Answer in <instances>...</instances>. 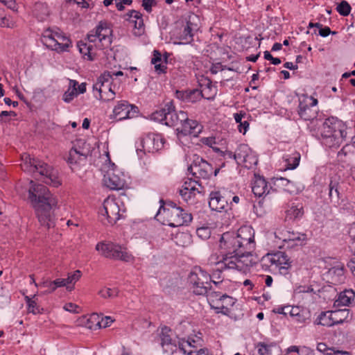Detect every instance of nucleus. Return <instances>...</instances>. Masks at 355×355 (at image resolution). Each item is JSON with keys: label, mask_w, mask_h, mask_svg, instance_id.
<instances>
[{"label": "nucleus", "mask_w": 355, "mask_h": 355, "mask_svg": "<svg viewBox=\"0 0 355 355\" xmlns=\"http://www.w3.org/2000/svg\"><path fill=\"white\" fill-rule=\"evenodd\" d=\"M189 281L196 295H204L211 288V277L201 268H196L190 273Z\"/></svg>", "instance_id": "nucleus-9"}, {"label": "nucleus", "mask_w": 355, "mask_h": 355, "mask_svg": "<svg viewBox=\"0 0 355 355\" xmlns=\"http://www.w3.org/2000/svg\"><path fill=\"white\" fill-rule=\"evenodd\" d=\"M331 318L334 322V325L342 324L345 322H347L352 318V314L348 309H338L331 311Z\"/></svg>", "instance_id": "nucleus-30"}, {"label": "nucleus", "mask_w": 355, "mask_h": 355, "mask_svg": "<svg viewBox=\"0 0 355 355\" xmlns=\"http://www.w3.org/2000/svg\"><path fill=\"white\" fill-rule=\"evenodd\" d=\"M260 264L265 269L272 266L279 268L280 272L282 274H286L288 268L291 266L289 258L283 252L266 254L261 258Z\"/></svg>", "instance_id": "nucleus-12"}, {"label": "nucleus", "mask_w": 355, "mask_h": 355, "mask_svg": "<svg viewBox=\"0 0 355 355\" xmlns=\"http://www.w3.org/2000/svg\"><path fill=\"white\" fill-rule=\"evenodd\" d=\"M317 349L324 355H332V354H334V348L328 347L324 343H318L317 345Z\"/></svg>", "instance_id": "nucleus-52"}, {"label": "nucleus", "mask_w": 355, "mask_h": 355, "mask_svg": "<svg viewBox=\"0 0 355 355\" xmlns=\"http://www.w3.org/2000/svg\"><path fill=\"white\" fill-rule=\"evenodd\" d=\"M304 214V211L302 205L292 203L286 211V218L291 220H300L302 218Z\"/></svg>", "instance_id": "nucleus-31"}, {"label": "nucleus", "mask_w": 355, "mask_h": 355, "mask_svg": "<svg viewBox=\"0 0 355 355\" xmlns=\"http://www.w3.org/2000/svg\"><path fill=\"white\" fill-rule=\"evenodd\" d=\"M226 69V66L223 65L220 62L213 64L211 67L210 71L213 74L217 73L218 71H223Z\"/></svg>", "instance_id": "nucleus-58"}, {"label": "nucleus", "mask_w": 355, "mask_h": 355, "mask_svg": "<svg viewBox=\"0 0 355 355\" xmlns=\"http://www.w3.org/2000/svg\"><path fill=\"white\" fill-rule=\"evenodd\" d=\"M307 235L304 233L287 232L284 234L283 242L287 248L302 247L306 245Z\"/></svg>", "instance_id": "nucleus-23"}, {"label": "nucleus", "mask_w": 355, "mask_h": 355, "mask_svg": "<svg viewBox=\"0 0 355 355\" xmlns=\"http://www.w3.org/2000/svg\"><path fill=\"white\" fill-rule=\"evenodd\" d=\"M347 129L336 118L327 119L320 130L321 143L329 148L339 147L347 137Z\"/></svg>", "instance_id": "nucleus-3"}, {"label": "nucleus", "mask_w": 355, "mask_h": 355, "mask_svg": "<svg viewBox=\"0 0 355 355\" xmlns=\"http://www.w3.org/2000/svg\"><path fill=\"white\" fill-rule=\"evenodd\" d=\"M70 87L64 94L63 95V101L66 103L71 102L74 97L78 95L76 85H78V82L76 80H71Z\"/></svg>", "instance_id": "nucleus-42"}, {"label": "nucleus", "mask_w": 355, "mask_h": 355, "mask_svg": "<svg viewBox=\"0 0 355 355\" xmlns=\"http://www.w3.org/2000/svg\"><path fill=\"white\" fill-rule=\"evenodd\" d=\"M220 156L225 159H233L236 161V152L233 153L227 150H223V152H220Z\"/></svg>", "instance_id": "nucleus-63"}, {"label": "nucleus", "mask_w": 355, "mask_h": 355, "mask_svg": "<svg viewBox=\"0 0 355 355\" xmlns=\"http://www.w3.org/2000/svg\"><path fill=\"white\" fill-rule=\"evenodd\" d=\"M331 311L322 312L316 320V323L326 327H332L334 325V322L331 319L333 316Z\"/></svg>", "instance_id": "nucleus-40"}, {"label": "nucleus", "mask_w": 355, "mask_h": 355, "mask_svg": "<svg viewBox=\"0 0 355 355\" xmlns=\"http://www.w3.org/2000/svg\"><path fill=\"white\" fill-rule=\"evenodd\" d=\"M179 125L176 129L178 139L187 135L198 137L202 130V125L196 120L189 119L187 113L185 121L180 122Z\"/></svg>", "instance_id": "nucleus-19"}, {"label": "nucleus", "mask_w": 355, "mask_h": 355, "mask_svg": "<svg viewBox=\"0 0 355 355\" xmlns=\"http://www.w3.org/2000/svg\"><path fill=\"white\" fill-rule=\"evenodd\" d=\"M162 62V54L157 50L153 51V57L151 60V63L155 64L156 63Z\"/></svg>", "instance_id": "nucleus-62"}, {"label": "nucleus", "mask_w": 355, "mask_h": 355, "mask_svg": "<svg viewBox=\"0 0 355 355\" xmlns=\"http://www.w3.org/2000/svg\"><path fill=\"white\" fill-rule=\"evenodd\" d=\"M8 8L13 11H17V5L15 0H0Z\"/></svg>", "instance_id": "nucleus-61"}, {"label": "nucleus", "mask_w": 355, "mask_h": 355, "mask_svg": "<svg viewBox=\"0 0 355 355\" xmlns=\"http://www.w3.org/2000/svg\"><path fill=\"white\" fill-rule=\"evenodd\" d=\"M245 250H238L235 252H226L225 253L227 259L224 266L230 268L236 269L239 271H245L250 267L257 263V259L252 254L253 252H244Z\"/></svg>", "instance_id": "nucleus-5"}, {"label": "nucleus", "mask_w": 355, "mask_h": 355, "mask_svg": "<svg viewBox=\"0 0 355 355\" xmlns=\"http://www.w3.org/2000/svg\"><path fill=\"white\" fill-rule=\"evenodd\" d=\"M28 189L29 199L35 210L38 220L41 225L48 229L54 227V216L53 210L56 207L58 200L43 184H34Z\"/></svg>", "instance_id": "nucleus-1"}, {"label": "nucleus", "mask_w": 355, "mask_h": 355, "mask_svg": "<svg viewBox=\"0 0 355 355\" xmlns=\"http://www.w3.org/2000/svg\"><path fill=\"white\" fill-rule=\"evenodd\" d=\"M220 248L225 252H235L245 250L244 252H254L255 249L254 230L250 226H242L237 232H227L222 234Z\"/></svg>", "instance_id": "nucleus-2"}, {"label": "nucleus", "mask_w": 355, "mask_h": 355, "mask_svg": "<svg viewBox=\"0 0 355 355\" xmlns=\"http://www.w3.org/2000/svg\"><path fill=\"white\" fill-rule=\"evenodd\" d=\"M224 166L225 163H223L220 167L216 168L214 170L210 163L207 162L198 155H193L192 163L188 167L187 171L196 178L207 180L209 179L213 174L214 176H216L219 173L220 168Z\"/></svg>", "instance_id": "nucleus-7"}, {"label": "nucleus", "mask_w": 355, "mask_h": 355, "mask_svg": "<svg viewBox=\"0 0 355 355\" xmlns=\"http://www.w3.org/2000/svg\"><path fill=\"white\" fill-rule=\"evenodd\" d=\"M279 180L280 181L281 184L285 187V191L289 193L294 192L293 183L291 181L283 178H279Z\"/></svg>", "instance_id": "nucleus-53"}, {"label": "nucleus", "mask_w": 355, "mask_h": 355, "mask_svg": "<svg viewBox=\"0 0 355 355\" xmlns=\"http://www.w3.org/2000/svg\"><path fill=\"white\" fill-rule=\"evenodd\" d=\"M329 273L336 282H340L344 279V268L343 266H334L329 269Z\"/></svg>", "instance_id": "nucleus-45"}, {"label": "nucleus", "mask_w": 355, "mask_h": 355, "mask_svg": "<svg viewBox=\"0 0 355 355\" xmlns=\"http://www.w3.org/2000/svg\"><path fill=\"white\" fill-rule=\"evenodd\" d=\"M77 46L80 53L85 58H87L88 60H94V54L92 53V45L80 42Z\"/></svg>", "instance_id": "nucleus-38"}, {"label": "nucleus", "mask_w": 355, "mask_h": 355, "mask_svg": "<svg viewBox=\"0 0 355 355\" xmlns=\"http://www.w3.org/2000/svg\"><path fill=\"white\" fill-rule=\"evenodd\" d=\"M226 259H227V258L226 257L225 254H223L222 259L216 263L215 268L213 269L212 273L209 275L211 277V282H213L216 285L218 284V283L222 282L223 281L221 277L222 272L224 270L231 269L229 268V266H224L225 261L226 262Z\"/></svg>", "instance_id": "nucleus-27"}, {"label": "nucleus", "mask_w": 355, "mask_h": 355, "mask_svg": "<svg viewBox=\"0 0 355 355\" xmlns=\"http://www.w3.org/2000/svg\"><path fill=\"white\" fill-rule=\"evenodd\" d=\"M138 112L139 109L136 105L130 104L127 101L122 100L114 106L110 119L122 121L135 117Z\"/></svg>", "instance_id": "nucleus-17"}, {"label": "nucleus", "mask_w": 355, "mask_h": 355, "mask_svg": "<svg viewBox=\"0 0 355 355\" xmlns=\"http://www.w3.org/2000/svg\"><path fill=\"white\" fill-rule=\"evenodd\" d=\"M159 203L160 207L155 216V218H157L158 220H160L158 217H159L162 214H164V216L166 215V209L170 210V209L179 207L174 202L171 200L164 201L163 199H161L159 200Z\"/></svg>", "instance_id": "nucleus-37"}, {"label": "nucleus", "mask_w": 355, "mask_h": 355, "mask_svg": "<svg viewBox=\"0 0 355 355\" xmlns=\"http://www.w3.org/2000/svg\"><path fill=\"white\" fill-rule=\"evenodd\" d=\"M42 286L46 288L47 290L45 291L46 293H51L54 292L57 288L53 284V281H46L42 283Z\"/></svg>", "instance_id": "nucleus-57"}, {"label": "nucleus", "mask_w": 355, "mask_h": 355, "mask_svg": "<svg viewBox=\"0 0 355 355\" xmlns=\"http://www.w3.org/2000/svg\"><path fill=\"white\" fill-rule=\"evenodd\" d=\"M252 190L253 193L258 197H262L269 193V188L266 180L259 175L254 176Z\"/></svg>", "instance_id": "nucleus-25"}, {"label": "nucleus", "mask_w": 355, "mask_h": 355, "mask_svg": "<svg viewBox=\"0 0 355 355\" xmlns=\"http://www.w3.org/2000/svg\"><path fill=\"white\" fill-rule=\"evenodd\" d=\"M295 295H302L304 294H315L313 288L311 285H300L294 289Z\"/></svg>", "instance_id": "nucleus-48"}, {"label": "nucleus", "mask_w": 355, "mask_h": 355, "mask_svg": "<svg viewBox=\"0 0 355 355\" xmlns=\"http://www.w3.org/2000/svg\"><path fill=\"white\" fill-rule=\"evenodd\" d=\"M71 148L73 150H76V151H80L81 150H86L88 151V155H90V149H89V144H87L84 140H82V139L77 140Z\"/></svg>", "instance_id": "nucleus-50"}, {"label": "nucleus", "mask_w": 355, "mask_h": 355, "mask_svg": "<svg viewBox=\"0 0 355 355\" xmlns=\"http://www.w3.org/2000/svg\"><path fill=\"white\" fill-rule=\"evenodd\" d=\"M160 344L164 353L173 354L178 349L177 341L175 338H172V331L167 327L162 329L159 334Z\"/></svg>", "instance_id": "nucleus-20"}, {"label": "nucleus", "mask_w": 355, "mask_h": 355, "mask_svg": "<svg viewBox=\"0 0 355 355\" xmlns=\"http://www.w3.org/2000/svg\"><path fill=\"white\" fill-rule=\"evenodd\" d=\"M200 189H202V187L199 181L188 178L183 183L180 190L197 191V193H200L202 192Z\"/></svg>", "instance_id": "nucleus-39"}, {"label": "nucleus", "mask_w": 355, "mask_h": 355, "mask_svg": "<svg viewBox=\"0 0 355 355\" xmlns=\"http://www.w3.org/2000/svg\"><path fill=\"white\" fill-rule=\"evenodd\" d=\"M178 98L185 103H196L202 97V92L198 89L182 90L176 92Z\"/></svg>", "instance_id": "nucleus-24"}, {"label": "nucleus", "mask_w": 355, "mask_h": 355, "mask_svg": "<svg viewBox=\"0 0 355 355\" xmlns=\"http://www.w3.org/2000/svg\"><path fill=\"white\" fill-rule=\"evenodd\" d=\"M25 299L28 306V313H32L33 314H37L41 313V310H42V309H40V307L37 305L35 300H33V298H30L28 296H26Z\"/></svg>", "instance_id": "nucleus-47"}, {"label": "nucleus", "mask_w": 355, "mask_h": 355, "mask_svg": "<svg viewBox=\"0 0 355 355\" xmlns=\"http://www.w3.org/2000/svg\"><path fill=\"white\" fill-rule=\"evenodd\" d=\"M216 297H219V301L221 302L220 306H212L214 309H225V311H222L223 315H228L230 313L229 306H232L236 302V300L226 294L220 295L217 293H214Z\"/></svg>", "instance_id": "nucleus-34"}, {"label": "nucleus", "mask_w": 355, "mask_h": 355, "mask_svg": "<svg viewBox=\"0 0 355 355\" xmlns=\"http://www.w3.org/2000/svg\"><path fill=\"white\" fill-rule=\"evenodd\" d=\"M298 114L305 121H312L317 117V111L315 110L301 102L299 105Z\"/></svg>", "instance_id": "nucleus-35"}, {"label": "nucleus", "mask_w": 355, "mask_h": 355, "mask_svg": "<svg viewBox=\"0 0 355 355\" xmlns=\"http://www.w3.org/2000/svg\"><path fill=\"white\" fill-rule=\"evenodd\" d=\"M121 211L119 202L109 197L104 200L103 207L99 210L101 220L104 224L114 225L121 217Z\"/></svg>", "instance_id": "nucleus-11"}, {"label": "nucleus", "mask_w": 355, "mask_h": 355, "mask_svg": "<svg viewBox=\"0 0 355 355\" xmlns=\"http://www.w3.org/2000/svg\"><path fill=\"white\" fill-rule=\"evenodd\" d=\"M300 154L297 152H294L291 155H286V168L289 170H293L296 168L300 164Z\"/></svg>", "instance_id": "nucleus-36"}, {"label": "nucleus", "mask_w": 355, "mask_h": 355, "mask_svg": "<svg viewBox=\"0 0 355 355\" xmlns=\"http://www.w3.org/2000/svg\"><path fill=\"white\" fill-rule=\"evenodd\" d=\"M190 346L191 344L188 341L178 342V348L184 354L188 355H208V350L207 349H200L199 350H191L189 352L185 349V346Z\"/></svg>", "instance_id": "nucleus-43"}, {"label": "nucleus", "mask_w": 355, "mask_h": 355, "mask_svg": "<svg viewBox=\"0 0 355 355\" xmlns=\"http://www.w3.org/2000/svg\"><path fill=\"white\" fill-rule=\"evenodd\" d=\"M154 66H155V71L157 73L160 74V73L166 72V64H164L163 62H159V63L155 64Z\"/></svg>", "instance_id": "nucleus-64"}, {"label": "nucleus", "mask_w": 355, "mask_h": 355, "mask_svg": "<svg viewBox=\"0 0 355 355\" xmlns=\"http://www.w3.org/2000/svg\"><path fill=\"white\" fill-rule=\"evenodd\" d=\"M151 119L167 126H176L180 122L185 121L186 112L183 111L177 112L173 103L170 101L166 103L164 107L152 113Z\"/></svg>", "instance_id": "nucleus-4"}, {"label": "nucleus", "mask_w": 355, "mask_h": 355, "mask_svg": "<svg viewBox=\"0 0 355 355\" xmlns=\"http://www.w3.org/2000/svg\"><path fill=\"white\" fill-rule=\"evenodd\" d=\"M259 355H278L279 347L275 343L266 344L264 342L259 343L257 345Z\"/></svg>", "instance_id": "nucleus-32"}, {"label": "nucleus", "mask_w": 355, "mask_h": 355, "mask_svg": "<svg viewBox=\"0 0 355 355\" xmlns=\"http://www.w3.org/2000/svg\"><path fill=\"white\" fill-rule=\"evenodd\" d=\"M222 194L223 196V198L225 200V208H227L229 205H232V198L234 195V193H232L231 191H229L226 189H220Z\"/></svg>", "instance_id": "nucleus-51"}, {"label": "nucleus", "mask_w": 355, "mask_h": 355, "mask_svg": "<svg viewBox=\"0 0 355 355\" xmlns=\"http://www.w3.org/2000/svg\"><path fill=\"white\" fill-rule=\"evenodd\" d=\"M27 157L29 158L33 171L37 172L43 178V182L45 184L54 187H58L60 184L57 171L51 166L37 159H31L28 155Z\"/></svg>", "instance_id": "nucleus-10"}, {"label": "nucleus", "mask_w": 355, "mask_h": 355, "mask_svg": "<svg viewBox=\"0 0 355 355\" xmlns=\"http://www.w3.org/2000/svg\"><path fill=\"white\" fill-rule=\"evenodd\" d=\"M105 90H107V97L104 101H111L114 98L116 79L112 77L110 71H105L97 79Z\"/></svg>", "instance_id": "nucleus-22"}, {"label": "nucleus", "mask_w": 355, "mask_h": 355, "mask_svg": "<svg viewBox=\"0 0 355 355\" xmlns=\"http://www.w3.org/2000/svg\"><path fill=\"white\" fill-rule=\"evenodd\" d=\"M236 162L238 164H243L246 168H251L257 164L258 159L253 152L245 144H241L236 150Z\"/></svg>", "instance_id": "nucleus-18"}, {"label": "nucleus", "mask_w": 355, "mask_h": 355, "mask_svg": "<svg viewBox=\"0 0 355 355\" xmlns=\"http://www.w3.org/2000/svg\"><path fill=\"white\" fill-rule=\"evenodd\" d=\"M96 250L101 252L106 258L121 260L125 262L131 261L133 257L126 248L114 243H98Z\"/></svg>", "instance_id": "nucleus-8"}, {"label": "nucleus", "mask_w": 355, "mask_h": 355, "mask_svg": "<svg viewBox=\"0 0 355 355\" xmlns=\"http://www.w3.org/2000/svg\"><path fill=\"white\" fill-rule=\"evenodd\" d=\"M164 140L161 135L150 133L142 138L140 141V146L137 148V153L140 156L139 153H154L164 147Z\"/></svg>", "instance_id": "nucleus-15"}, {"label": "nucleus", "mask_w": 355, "mask_h": 355, "mask_svg": "<svg viewBox=\"0 0 355 355\" xmlns=\"http://www.w3.org/2000/svg\"><path fill=\"white\" fill-rule=\"evenodd\" d=\"M41 40L47 48L59 52L67 51L71 44V40L58 28L44 30Z\"/></svg>", "instance_id": "nucleus-6"}, {"label": "nucleus", "mask_w": 355, "mask_h": 355, "mask_svg": "<svg viewBox=\"0 0 355 355\" xmlns=\"http://www.w3.org/2000/svg\"><path fill=\"white\" fill-rule=\"evenodd\" d=\"M167 225L172 227L188 225L193 219L191 214L187 212L182 207L166 209Z\"/></svg>", "instance_id": "nucleus-14"}, {"label": "nucleus", "mask_w": 355, "mask_h": 355, "mask_svg": "<svg viewBox=\"0 0 355 355\" xmlns=\"http://www.w3.org/2000/svg\"><path fill=\"white\" fill-rule=\"evenodd\" d=\"M112 29L105 21H100L96 28L92 30L87 35L89 42L95 43L97 40L101 43V48L105 49L112 43Z\"/></svg>", "instance_id": "nucleus-13"}, {"label": "nucleus", "mask_w": 355, "mask_h": 355, "mask_svg": "<svg viewBox=\"0 0 355 355\" xmlns=\"http://www.w3.org/2000/svg\"><path fill=\"white\" fill-rule=\"evenodd\" d=\"M337 159L348 166H355V142L345 144L338 153Z\"/></svg>", "instance_id": "nucleus-21"}, {"label": "nucleus", "mask_w": 355, "mask_h": 355, "mask_svg": "<svg viewBox=\"0 0 355 355\" xmlns=\"http://www.w3.org/2000/svg\"><path fill=\"white\" fill-rule=\"evenodd\" d=\"M192 25L193 24L191 21H187L180 35V40H183L184 43H190L193 41Z\"/></svg>", "instance_id": "nucleus-44"}, {"label": "nucleus", "mask_w": 355, "mask_h": 355, "mask_svg": "<svg viewBox=\"0 0 355 355\" xmlns=\"http://www.w3.org/2000/svg\"><path fill=\"white\" fill-rule=\"evenodd\" d=\"M209 205L212 210H215L216 211H221L226 209L225 200L221 190L211 192L209 195Z\"/></svg>", "instance_id": "nucleus-26"}, {"label": "nucleus", "mask_w": 355, "mask_h": 355, "mask_svg": "<svg viewBox=\"0 0 355 355\" xmlns=\"http://www.w3.org/2000/svg\"><path fill=\"white\" fill-rule=\"evenodd\" d=\"M318 33L321 37H326L330 33H332L333 35L336 34V32H331L329 27L322 26H321V28H319Z\"/></svg>", "instance_id": "nucleus-60"}, {"label": "nucleus", "mask_w": 355, "mask_h": 355, "mask_svg": "<svg viewBox=\"0 0 355 355\" xmlns=\"http://www.w3.org/2000/svg\"><path fill=\"white\" fill-rule=\"evenodd\" d=\"M156 5V0H142V6L148 12H150L152 11V7L155 6Z\"/></svg>", "instance_id": "nucleus-56"}, {"label": "nucleus", "mask_w": 355, "mask_h": 355, "mask_svg": "<svg viewBox=\"0 0 355 355\" xmlns=\"http://www.w3.org/2000/svg\"><path fill=\"white\" fill-rule=\"evenodd\" d=\"M197 191L180 190V195L184 201H188L195 197Z\"/></svg>", "instance_id": "nucleus-54"}, {"label": "nucleus", "mask_w": 355, "mask_h": 355, "mask_svg": "<svg viewBox=\"0 0 355 355\" xmlns=\"http://www.w3.org/2000/svg\"><path fill=\"white\" fill-rule=\"evenodd\" d=\"M196 234L202 239H207L210 236V230L207 227H200L197 229Z\"/></svg>", "instance_id": "nucleus-55"}, {"label": "nucleus", "mask_w": 355, "mask_h": 355, "mask_svg": "<svg viewBox=\"0 0 355 355\" xmlns=\"http://www.w3.org/2000/svg\"><path fill=\"white\" fill-rule=\"evenodd\" d=\"M103 182L105 185L112 190H121L126 185L125 175L116 167L107 171Z\"/></svg>", "instance_id": "nucleus-16"}, {"label": "nucleus", "mask_w": 355, "mask_h": 355, "mask_svg": "<svg viewBox=\"0 0 355 355\" xmlns=\"http://www.w3.org/2000/svg\"><path fill=\"white\" fill-rule=\"evenodd\" d=\"M118 293L117 288H103L99 291L98 294L103 298H107L117 296Z\"/></svg>", "instance_id": "nucleus-49"}, {"label": "nucleus", "mask_w": 355, "mask_h": 355, "mask_svg": "<svg viewBox=\"0 0 355 355\" xmlns=\"http://www.w3.org/2000/svg\"><path fill=\"white\" fill-rule=\"evenodd\" d=\"M355 301V293L352 290H345L341 292L334 302L335 307L349 306Z\"/></svg>", "instance_id": "nucleus-29"}, {"label": "nucleus", "mask_w": 355, "mask_h": 355, "mask_svg": "<svg viewBox=\"0 0 355 355\" xmlns=\"http://www.w3.org/2000/svg\"><path fill=\"white\" fill-rule=\"evenodd\" d=\"M336 11L342 16H348L352 10V7L347 1H342L336 8Z\"/></svg>", "instance_id": "nucleus-46"}, {"label": "nucleus", "mask_w": 355, "mask_h": 355, "mask_svg": "<svg viewBox=\"0 0 355 355\" xmlns=\"http://www.w3.org/2000/svg\"><path fill=\"white\" fill-rule=\"evenodd\" d=\"M125 19L128 21L135 29L139 31V33L144 31V20L142 18V15L135 10H130L128 13L125 15Z\"/></svg>", "instance_id": "nucleus-28"}, {"label": "nucleus", "mask_w": 355, "mask_h": 355, "mask_svg": "<svg viewBox=\"0 0 355 355\" xmlns=\"http://www.w3.org/2000/svg\"><path fill=\"white\" fill-rule=\"evenodd\" d=\"M329 197L331 202L336 205H340V192L338 191V184L331 182L329 185Z\"/></svg>", "instance_id": "nucleus-41"}, {"label": "nucleus", "mask_w": 355, "mask_h": 355, "mask_svg": "<svg viewBox=\"0 0 355 355\" xmlns=\"http://www.w3.org/2000/svg\"><path fill=\"white\" fill-rule=\"evenodd\" d=\"M263 53L264 58L267 60H270L274 65H277L281 63V60L278 58H273L269 51H266Z\"/></svg>", "instance_id": "nucleus-59"}, {"label": "nucleus", "mask_w": 355, "mask_h": 355, "mask_svg": "<svg viewBox=\"0 0 355 355\" xmlns=\"http://www.w3.org/2000/svg\"><path fill=\"white\" fill-rule=\"evenodd\" d=\"M88 156V151L86 150H81L76 151L72 148L69 152V155L67 159L69 164H80L83 161H85Z\"/></svg>", "instance_id": "nucleus-33"}]
</instances>
